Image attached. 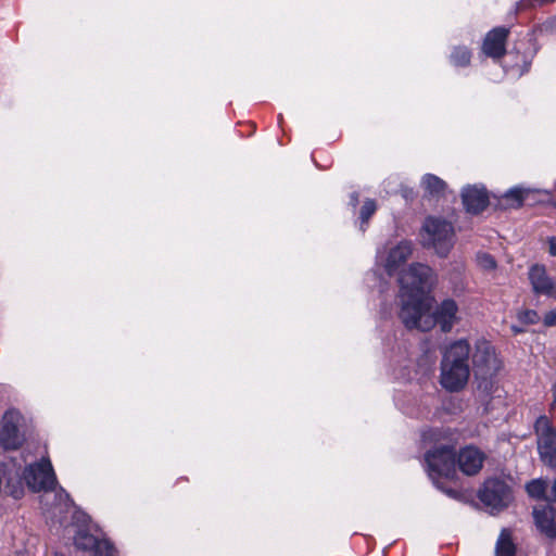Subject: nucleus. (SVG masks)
Wrapping results in <instances>:
<instances>
[{
  "mask_svg": "<svg viewBox=\"0 0 556 556\" xmlns=\"http://www.w3.org/2000/svg\"><path fill=\"white\" fill-rule=\"evenodd\" d=\"M23 478L27 486L34 492L52 491L56 484V478L49 459H42L25 468Z\"/></svg>",
  "mask_w": 556,
  "mask_h": 556,
  "instance_id": "7",
  "label": "nucleus"
},
{
  "mask_svg": "<svg viewBox=\"0 0 556 556\" xmlns=\"http://www.w3.org/2000/svg\"><path fill=\"white\" fill-rule=\"evenodd\" d=\"M554 492H555V500H556V477H555V480H554Z\"/></svg>",
  "mask_w": 556,
  "mask_h": 556,
  "instance_id": "36",
  "label": "nucleus"
},
{
  "mask_svg": "<svg viewBox=\"0 0 556 556\" xmlns=\"http://www.w3.org/2000/svg\"><path fill=\"white\" fill-rule=\"evenodd\" d=\"M399 282L402 296L400 318L406 328L429 331L439 324L444 332L452 329L457 305L453 300H445L432 313L434 299L430 291L435 283V275L428 265L412 264L401 273Z\"/></svg>",
  "mask_w": 556,
  "mask_h": 556,
  "instance_id": "1",
  "label": "nucleus"
},
{
  "mask_svg": "<svg viewBox=\"0 0 556 556\" xmlns=\"http://www.w3.org/2000/svg\"><path fill=\"white\" fill-rule=\"evenodd\" d=\"M533 191L525 188H513L508 190L503 197L497 199L498 206L502 210L519 208L525 205Z\"/></svg>",
  "mask_w": 556,
  "mask_h": 556,
  "instance_id": "18",
  "label": "nucleus"
},
{
  "mask_svg": "<svg viewBox=\"0 0 556 556\" xmlns=\"http://www.w3.org/2000/svg\"><path fill=\"white\" fill-rule=\"evenodd\" d=\"M528 280L534 295H544L556 300V279L548 275L544 265H532L528 271Z\"/></svg>",
  "mask_w": 556,
  "mask_h": 556,
  "instance_id": "10",
  "label": "nucleus"
},
{
  "mask_svg": "<svg viewBox=\"0 0 556 556\" xmlns=\"http://www.w3.org/2000/svg\"><path fill=\"white\" fill-rule=\"evenodd\" d=\"M488 264H489V270L496 267L495 261L493 258H491L490 256H489Z\"/></svg>",
  "mask_w": 556,
  "mask_h": 556,
  "instance_id": "32",
  "label": "nucleus"
},
{
  "mask_svg": "<svg viewBox=\"0 0 556 556\" xmlns=\"http://www.w3.org/2000/svg\"><path fill=\"white\" fill-rule=\"evenodd\" d=\"M463 204L467 212L478 214L486 206V191L484 188L467 187L462 192Z\"/></svg>",
  "mask_w": 556,
  "mask_h": 556,
  "instance_id": "14",
  "label": "nucleus"
},
{
  "mask_svg": "<svg viewBox=\"0 0 556 556\" xmlns=\"http://www.w3.org/2000/svg\"><path fill=\"white\" fill-rule=\"evenodd\" d=\"M402 192H403V197L406 200H412L414 198V190H412V189L402 190Z\"/></svg>",
  "mask_w": 556,
  "mask_h": 556,
  "instance_id": "31",
  "label": "nucleus"
},
{
  "mask_svg": "<svg viewBox=\"0 0 556 556\" xmlns=\"http://www.w3.org/2000/svg\"><path fill=\"white\" fill-rule=\"evenodd\" d=\"M55 496L59 498V501L61 503L64 504L65 507H67L70 505V502H71V498H70V495L67 493L64 492V490H60Z\"/></svg>",
  "mask_w": 556,
  "mask_h": 556,
  "instance_id": "26",
  "label": "nucleus"
},
{
  "mask_svg": "<svg viewBox=\"0 0 556 556\" xmlns=\"http://www.w3.org/2000/svg\"><path fill=\"white\" fill-rule=\"evenodd\" d=\"M517 319L522 326L535 325L540 321V316L534 309H520L517 313Z\"/></svg>",
  "mask_w": 556,
  "mask_h": 556,
  "instance_id": "23",
  "label": "nucleus"
},
{
  "mask_svg": "<svg viewBox=\"0 0 556 556\" xmlns=\"http://www.w3.org/2000/svg\"><path fill=\"white\" fill-rule=\"evenodd\" d=\"M471 58L470 51L465 47H457L451 54V61L456 66H466Z\"/></svg>",
  "mask_w": 556,
  "mask_h": 556,
  "instance_id": "22",
  "label": "nucleus"
},
{
  "mask_svg": "<svg viewBox=\"0 0 556 556\" xmlns=\"http://www.w3.org/2000/svg\"><path fill=\"white\" fill-rule=\"evenodd\" d=\"M438 488H440L444 493H446L448 496L453 497V498H456L458 497L459 493L456 491V490H453V489H445L441 485H439V483H437Z\"/></svg>",
  "mask_w": 556,
  "mask_h": 556,
  "instance_id": "28",
  "label": "nucleus"
},
{
  "mask_svg": "<svg viewBox=\"0 0 556 556\" xmlns=\"http://www.w3.org/2000/svg\"><path fill=\"white\" fill-rule=\"evenodd\" d=\"M470 346L467 341L459 340L451 344L441 362V384L448 391H458L464 388L469 378Z\"/></svg>",
  "mask_w": 556,
  "mask_h": 556,
  "instance_id": "2",
  "label": "nucleus"
},
{
  "mask_svg": "<svg viewBox=\"0 0 556 556\" xmlns=\"http://www.w3.org/2000/svg\"><path fill=\"white\" fill-rule=\"evenodd\" d=\"M483 454L473 446L462 448L456 457V465L467 476L478 473L483 466Z\"/></svg>",
  "mask_w": 556,
  "mask_h": 556,
  "instance_id": "11",
  "label": "nucleus"
},
{
  "mask_svg": "<svg viewBox=\"0 0 556 556\" xmlns=\"http://www.w3.org/2000/svg\"><path fill=\"white\" fill-rule=\"evenodd\" d=\"M413 253V244L410 241H401L396 247L391 249L386 262V270L392 275L402 264H404Z\"/></svg>",
  "mask_w": 556,
  "mask_h": 556,
  "instance_id": "16",
  "label": "nucleus"
},
{
  "mask_svg": "<svg viewBox=\"0 0 556 556\" xmlns=\"http://www.w3.org/2000/svg\"><path fill=\"white\" fill-rule=\"evenodd\" d=\"M527 494L536 501H544L548 504H555V492H554V483L548 485V480L546 479H533L526 484Z\"/></svg>",
  "mask_w": 556,
  "mask_h": 556,
  "instance_id": "15",
  "label": "nucleus"
},
{
  "mask_svg": "<svg viewBox=\"0 0 556 556\" xmlns=\"http://www.w3.org/2000/svg\"><path fill=\"white\" fill-rule=\"evenodd\" d=\"M74 545L78 551L90 556H113L114 546L108 540H101L88 531L80 530L74 536Z\"/></svg>",
  "mask_w": 556,
  "mask_h": 556,
  "instance_id": "9",
  "label": "nucleus"
},
{
  "mask_svg": "<svg viewBox=\"0 0 556 556\" xmlns=\"http://www.w3.org/2000/svg\"><path fill=\"white\" fill-rule=\"evenodd\" d=\"M532 515L538 529L546 536L556 539V509L552 505L536 506Z\"/></svg>",
  "mask_w": 556,
  "mask_h": 556,
  "instance_id": "12",
  "label": "nucleus"
},
{
  "mask_svg": "<svg viewBox=\"0 0 556 556\" xmlns=\"http://www.w3.org/2000/svg\"><path fill=\"white\" fill-rule=\"evenodd\" d=\"M481 50L482 52L486 53V37L482 41Z\"/></svg>",
  "mask_w": 556,
  "mask_h": 556,
  "instance_id": "34",
  "label": "nucleus"
},
{
  "mask_svg": "<svg viewBox=\"0 0 556 556\" xmlns=\"http://www.w3.org/2000/svg\"><path fill=\"white\" fill-rule=\"evenodd\" d=\"M503 368V361L495 354L489 351V371L498 372Z\"/></svg>",
  "mask_w": 556,
  "mask_h": 556,
  "instance_id": "24",
  "label": "nucleus"
},
{
  "mask_svg": "<svg viewBox=\"0 0 556 556\" xmlns=\"http://www.w3.org/2000/svg\"><path fill=\"white\" fill-rule=\"evenodd\" d=\"M554 207L556 208V200L553 202Z\"/></svg>",
  "mask_w": 556,
  "mask_h": 556,
  "instance_id": "37",
  "label": "nucleus"
},
{
  "mask_svg": "<svg viewBox=\"0 0 556 556\" xmlns=\"http://www.w3.org/2000/svg\"><path fill=\"white\" fill-rule=\"evenodd\" d=\"M21 420L22 416L15 409H9L3 415L0 426V443L5 450H17L22 446L24 435L18 429Z\"/></svg>",
  "mask_w": 556,
  "mask_h": 556,
  "instance_id": "8",
  "label": "nucleus"
},
{
  "mask_svg": "<svg viewBox=\"0 0 556 556\" xmlns=\"http://www.w3.org/2000/svg\"><path fill=\"white\" fill-rule=\"evenodd\" d=\"M511 330L514 331V333H521L525 331L523 328L518 327V326H511Z\"/></svg>",
  "mask_w": 556,
  "mask_h": 556,
  "instance_id": "33",
  "label": "nucleus"
},
{
  "mask_svg": "<svg viewBox=\"0 0 556 556\" xmlns=\"http://www.w3.org/2000/svg\"><path fill=\"white\" fill-rule=\"evenodd\" d=\"M496 556H515L516 544L513 540V534L509 529H503L496 542L495 547Z\"/></svg>",
  "mask_w": 556,
  "mask_h": 556,
  "instance_id": "20",
  "label": "nucleus"
},
{
  "mask_svg": "<svg viewBox=\"0 0 556 556\" xmlns=\"http://www.w3.org/2000/svg\"><path fill=\"white\" fill-rule=\"evenodd\" d=\"M454 228L451 223L439 217H427L422 226L424 244L432 247L440 256H446L453 243Z\"/></svg>",
  "mask_w": 556,
  "mask_h": 556,
  "instance_id": "3",
  "label": "nucleus"
},
{
  "mask_svg": "<svg viewBox=\"0 0 556 556\" xmlns=\"http://www.w3.org/2000/svg\"><path fill=\"white\" fill-rule=\"evenodd\" d=\"M502 65L506 72H515L522 74L529 71L531 66V58L519 51H509L503 58Z\"/></svg>",
  "mask_w": 556,
  "mask_h": 556,
  "instance_id": "19",
  "label": "nucleus"
},
{
  "mask_svg": "<svg viewBox=\"0 0 556 556\" xmlns=\"http://www.w3.org/2000/svg\"><path fill=\"white\" fill-rule=\"evenodd\" d=\"M543 324L546 327L556 326V309L549 311L544 315Z\"/></svg>",
  "mask_w": 556,
  "mask_h": 556,
  "instance_id": "25",
  "label": "nucleus"
},
{
  "mask_svg": "<svg viewBox=\"0 0 556 556\" xmlns=\"http://www.w3.org/2000/svg\"><path fill=\"white\" fill-rule=\"evenodd\" d=\"M548 243H549V253L553 256H556V238L555 237L549 238Z\"/></svg>",
  "mask_w": 556,
  "mask_h": 556,
  "instance_id": "30",
  "label": "nucleus"
},
{
  "mask_svg": "<svg viewBox=\"0 0 556 556\" xmlns=\"http://www.w3.org/2000/svg\"><path fill=\"white\" fill-rule=\"evenodd\" d=\"M510 29L506 26H498L489 31V58L501 60L506 53V42Z\"/></svg>",
  "mask_w": 556,
  "mask_h": 556,
  "instance_id": "13",
  "label": "nucleus"
},
{
  "mask_svg": "<svg viewBox=\"0 0 556 556\" xmlns=\"http://www.w3.org/2000/svg\"><path fill=\"white\" fill-rule=\"evenodd\" d=\"M378 208L377 202L374 199H365L363 205L359 210V219H361V229L362 231L366 230V226L368 225L370 218L374 216Z\"/></svg>",
  "mask_w": 556,
  "mask_h": 556,
  "instance_id": "21",
  "label": "nucleus"
},
{
  "mask_svg": "<svg viewBox=\"0 0 556 556\" xmlns=\"http://www.w3.org/2000/svg\"><path fill=\"white\" fill-rule=\"evenodd\" d=\"M552 407L556 408V388L555 387H554V400H553V403H552Z\"/></svg>",
  "mask_w": 556,
  "mask_h": 556,
  "instance_id": "35",
  "label": "nucleus"
},
{
  "mask_svg": "<svg viewBox=\"0 0 556 556\" xmlns=\"http://www.w3.org/2000/svg\"><path fill=\"white\" fill-rule=\"evenodd\" d=\"M514 501L511 477L489 479V514L496 515L507 509Z\"/></svg>",
  "mask_w": 556,
  "mask_h": 556,
  "instance_id": "6",
  "label": "nucleus"
},
{
  "mask_svg": "<svg viewBox=\"0 0 556 556\" xmlns=\"http://www.w3.org/2000/svg\"><path fill=\"white\" fill-rule=\"evenodd\" d=\"M358 202H359V194H358V192H352L350 194V204H351V206L353 208H355L357 206Z\"/></svg>",
  "mask_w": 556,
  "mask_h": 556,
  "instance_id": "27",
  "label": "nucleus"
},
{
  "mask_svg": "<svg viewBox=\"0 0 556 556\" xmlns=\"http://www.w3.org/2000/svg\"><path fill=\"white\" fill-rule=\"evenodd\" d=\"M538 437V451L541 460L556 468V431L546 416H540L534 425Z\"/></svg>",
  "mask_w": 556,
  "mask_h": 556,
  "instance_id": "5",
  "label": "nucleus"
},
{
  "mask_svg": "<svg viewBox=\"0 0 556 556\" xmlns=\"http://www.w3.org/2000/svg\"><path fill=\"white\" fill-rule=\"evenodd\" d=\"M425 460L432 480L438 477L453 478L456 473V453L451 446L434 447L426 453Z\"/></svg>",
  "mask_w": 556,
  "mask_h": 556,
  "instance_id": "4",
  "label": "nucleus"
},
{
  "mask_svg": "<svg viewBox=\"0 0 556 556\" xmlns=\"http://www.w3.org/2000/svg\"><path fill=\"white\" fill-rule=\"evenodd\" d=\"M420 186L424 190V199L439 200L445 195L447 185L440 177L433 174H426L422 176Z\"/></svg>",
  "mask_w": 556,
  "mask_h": 556,
  "instance_id": "17",
  "label": "nucleus"
},
{
  "mask_svg": "<svg viewBox=\"0 0 556 556\" xmlns=\"http://www.w3.org/2000/svg\"><path fill=\"white\" fill-rule=\"evenodd\" d=\"M478 497L482 503L486 504V486L484 484L479 489Z\"/></svg>",
  "mask_w": 556,
  "mask_h": 556,
  "instance_id": "29",
  "label": "nucleus"
}]
</instances>
